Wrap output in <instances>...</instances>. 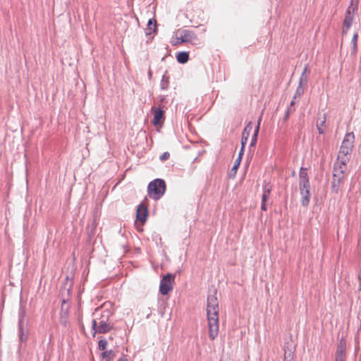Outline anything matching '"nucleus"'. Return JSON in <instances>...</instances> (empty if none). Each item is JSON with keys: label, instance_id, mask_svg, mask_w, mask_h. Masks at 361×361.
<instances>
[{"label": "nucleus", "instance_id": "nucleus-1", "mask_svg": "<svg viewBox=\"0 0 361 361\" xmlns=\"http://www.w3.org/2000/svg\"><path fill=\"white\" fill-rule=\"evenodd\" d=\"M219 303L217 298L209 295L207 298V314L209 327V336L214 340L219 332Z\"/></svg>", "mask_w": 361, "mask_h": 361}, {"label": "nucleus", "instance_id": "nucleus-2", "mask_svg": "<svg viewBox=\"0 0 361 361\" xmlns=\"http://www.w3.org/2000/svg\"><path fill=\"white\" fill-rule=\"evenodd\" d=\"M299 186L302 196L301 203L306 207L310 203V183L307 169L301 168L299 173Z\"/></svg>", "mask_w": 361, "mask_h": 361}, {"label": "nucleus", "instance_id": "nucleus-3", "mask_svg": "<svg viewBox=\"0 0 361 361\" xmlns=\"http://www.w3.org/2000/svg\"><path fill=\"white\" fill-rule=\"evenodd\" d=\"M99 310H96L93 314L94 319L92 320V329L94 330V336L97 334H105L111 329V325L109 322L108 315L99 313Z\"/></svg>", "mask_w": 361, "mask_h": 361}, {"label": "nucleus", "instance_id": "nucleus-4", "mask_svg": "<svg viewBox=\"0 0 361 361\" xmlns=\"http://www.w3.org/2000/svg\"><path fill=\"white\" fill-rule=\"evenodd\" d=\"M354 140L355 136L353 133H348L345 135L338 152V160H342L343 162H348L353 147Z\"/></svg>", "mask_w": 361, "mask_h": 361}, {"label": "nucleus", "instance_id": "nucleus-5", "mask_svg": "<svg viewBox=\"0 0 361 361\" xmlns=\"http://www.w3.org/2000/svg\"><path fill=\"white\" fill-rule=\"evenodd\" d=\"M197 40V36L190 30H178L171 39V44L173 46H178L185 42L193 43Z\"/></svg>", "mask_w": 361, "mask_h": 361}, {"label": "nucleus", "instance_id": "nucleus-6", "mask_svg": "<svg viewBox=\"0 0 361 361\" xmlns=\"http://www.w3.org/2000/svg\"><path fill=\"white\" fill-rule=\"evenodd\" d=\"M166 189V185L164 180L157 178L149 183L147 192L152 199L157 200L164 194Z\"/></svg>", "mask_w": 361, "mask_h": 361}, {"label": "nucleus", "instance_id": "nucleus-7", "mask_svg": "<svg viewBox=\"0 0 361 361\" xmlns=\"http://www.w3.org/2000/svg\"><path fill=\"white\" fill-rule=\"evenodd\" d=\"M358 0H351L350 5L348 7L343 20V33L346 34L352 25L353 16L357 11Z\"/></svg>", "mask_w": 361, "mask_h": 361}, {"label": "nucleus", "instance_id": "nucleus-8", "mask_svg": "<svg viewBox=\"0 0 361 361\" xmlns=\"http://www.w3.org/2000/svg\"><path fill=\"white\" fill-rule=\"evenodd\" d=\"M346 164L347 162H343L342 160L338 159L336 162L333 173L332 183L334 185H338L344 180L347 169Z\"/></svg>", "mask_w": 361, "mask_h": 361}, {"label": "nucleus", "instance_id": "nucleus-9", "mask_svg": "<svg viewBox=\"0 0 361 361\" xmlns=\"http://www.w3.org/2000/svg\"><path fill=\"white\" fill-rule=\"evenodd\" d=\"M148 216V212L147 207L144 203H140L136 211V221L135 225L138 231H142V226L146 221Z\"/></svg>", "mask_w": 361, "mask_h": 361}, {"label": "nucleus", "instance_id": "nucleus-10", "mask_svg": "<svg viewBox=\"0 0 361 361\" xmlns=\"http://www.w3.org/2000/svg\"><path fill=\"white\" fill-rule=\"evenodd\" d=\"M175 281V276L168 274L164 276L160 283L159 291L163 295H167L172 289Z\"/></svg>", "mask_w": 361, "mask_h": 361}, {"label": "nucleus", "instance_id": "nucleus-11", "mask_svg": "<svg viewBox=\"0 0 361 361\" xmlns=\"http://www.w3.org/2000/svg\"><path fill=\"white\" fill-rule=\"evenodd\" d=\"M345 341L341 338L336 349L335 361H345Z\"/></svg>", "mask_w": 361, "mask_h": 361}, {"label": "nucleus", "instance_id": "nucleus-12", "mask_svg": "<svg viewBox=\"0 0 361 361\" xmlns=\"http://www.w3.org/2000/svg\"><path fill=\"white\" fill-rule=\"evenodd\" d=\"M253 130V124L252 122H250L244 128L243 132L242 133L241 138V149H243V152H244L245 146L247 142V139Z\"/></svg>", "mask_w": 361, "mask_h": 361}, {"label": "nucleus", "instance_id": "nucleus-13", "mask_svg": "<svg viewBox=\"0 0 361 361\" xmlns=\"http://www.w3.org/2000/svg\"><path fill=\"white\" fill-rule=\"evenodd\" d=\"M164 121V111L158 108L154 110L152 123L155 126L162 124Z\"/></svg>", "mask_w": 361, "mask_h": 361}, {"label": "nucleus", "instance_id": "nucleus-14", "mask_svg": "<svg viewBox=\"0 0 361 361\" xmlns=\"http://www.w3.org/2000/svg\"><path fill=\"white\" fill-rule=\"evenodd\" d=\"M326 114H323L321 117H319L317 120L316 126L319 134H324L326 128Z\"/></svg>", "mask_w": 361, "mask_h": 361}, {"label": "nucleus", "instance_id": "nucleus-15", "mask_svg": "<svg viewBox=\"0 0 361 361\" xmlns=\"http://www.w3.org/2000/svg\"><path fill=\"white\" fill-rule=\"evenodd\" d=\"M157 30V21L155 19L152 18L148 20L147 26L145 29L146 35H151Z\"/></svg>", "mask_w": 361, "mask_h": 361}, {"label": "nucleus", "instance_id": "nucleus-16", "mask_svg": "<svg viewBox=\"0 0 361 361\" xmlns=\"http://www.w3.org/2000/svg\"><path fill=\"white\" fill-rule=\"evenodd\" d=\"M272 187L269 183H265L263 188V194L262 196V202H266L269 199Z\"/></svg>", "mask_w": 361, "mask_h": 361}, {"label": "nucleus", "instance_id": "nucleus-17", "mask_svg": "<svg viewBox=\"0 0 361 361\" xmlns=\"http://www.w3.org/2000/svg\"><path fill=\"white\" fill-rule=\"evenodd\" d=\"M176 59L180 63H185L189 60V54L186 51L179 52L176 56Z\"/></svg>", "mask_w": 361, "mask_h": 361}, {"label": "nucleus", "instance_id": "nucleus-18", "mask_svg": "<svg viewBox=\"0 0 361 361\" xmlns=\"http://www.w3.org/2000/svg\"><path fill=\"white\" fill-rule=\"evenodd\" d=\"M261 120H262V117H260L259 118L257 126H256L255 129L254 130V133H253V135L252 136V140H251V143H250L251 146H255V144H256V141H257V135H258V133H259V125H260Z\"/></svg>", "mask_w": 361, "mask_h": 361}, {"label": "nucleus", "instance_id": "nucleus-19", "mask_svg": "<svg viewBox=\"0 0 361 361\" xmlns=\"http://www.w3.org/2000/svg\"><path fill=\"white\" fill-rule=\"evenodd\" d=\"M243 154V149H241L239 152L238 157L235 159L234 165L231 169V171H233L234 173H236V171L240 164Z\"/></svg>", "mask_w": 361, "mask_h": 361}, {"label": "nucleus", "instance_id": "nucleus-20", "mask_svg": "<svg viewBox=\"0 0 361 361\" xmlns=\"http://www.w3.org/2000/svg\"><path fill=\"white\" fill-rule=\"evenodd\" d=\"M357 38H358V34L357 32H355L353 35V37L351 40L352 44V53L353 54H355L357 51Z\"/></svg>", "mask_w": 361, "mask_h": 361}, {"label": "nucleus", "instance_id": "nucleus-21", "mask_svg": "<svg viewBox=\"0 0 361 361\" xmlns=\"http://www.w3.org/2000/svg\"><path fill=\"white\" fill-rule=\"evenodd\" d=\"M303 93H304V89L302 87V81L300 80L299 82V85L296 89L293 99H296L297 98H300L303 94Z\"/></svg>", "mask_w": 361, "mask_h": 361}, {"label": "nucleus", "instance_id": "nucleus-22", "mask_svg": "<svg viewBox=\"0 0 361 361\" xmlns=\"http://www.w3.org/2000/svg\"><path fill=\"white\" fill-rule=\"evenodd\" d=\"M99 350H104L106 349V347L107 345V341L105 339H101L99 341Z\"/></svg>", "mask_w": 361, "mask_h": 361}, {"label": "nucleus", "instance_id": "nucleus-23", "mask_svg": "<svg viewBox=\"0 0 361 361\" xmlns=\"http://www.w3.org/2000/svg\"><path fill=\"white\" fill-rule=\"evenodd\" d=\"M283 361H293V354L292 353H285Z\"/></svg>", "mask_w": 361, "mask_h": 361}, {"label": "nucleus", "instance_id": "nucleus-24", "mask_svg": "<svg viewBox=\"0 0 361 361\" xmlns=\"http://www.w3.org/2000/svg\"><path fill=\"white\" fill-rule=\"evenodd\" d=\"M169 157H170V154H169V152H164V153L160 156V160H161V161H164L167 160Z\"/></svg>", "mask_w": 361, "mask_h": 361}, {"label": "nucleus", "instance_id": "nucleus-25", "mask_svg": "<svg viewBox=\"0 0 361 361\" xmlns=\"http://www.w3.org/2000/svg\"><path fill=\"white\" fill-rule=\"evenodd\" d=\"M295 100L296 99H293L292 100V102H290V106L288 108V109L287 110L286 114V118H287L288 117L289 113L291 111L290 107L293 106L295 104Z\"/></svg>", "mask_w": 361, "mask_h": 361}, {"label": "nucleus", "instance_id": "nucleus-26", "mask_svg": "<svg viewBox=\"0 0 361 361\" xmlns=\"http://www.w3.org/2000/svg\"><path fill=\"white\" fill-rule=\"evenodd\" d=\"M111 354V351H106L102 353V357L104 358L109 357V355Z\"/></svg>", "mask_w": 361, "mask_h": 361}, {"label": "nucleus", "instance_id": "nucleus-27", "mask_svg": "<svg viewBox=\"0 0 361 361\" xmlns=\"http://www.w3.org/2000/svg\"><path fill=\"white\" fill-rule=\"evenodd\" d=\"M261 209L263 211H266L267 210L266 202H262Z\"/></svg>", "mask_w": 361, "mask_h": 361}, {"label": "nucleus", "instance_id": "nucleus-28", "mask_svg": "<svg viewBox=\"0 0 361 361\" xmlns=\"http://www.w3.org/2000/svg\"><path fill=\"white\" fill-rule=\"evenodd\" d=\"M118 361H127L125 358H120Z\"/></svg>", "mask_w": 361, "mask_h": 361}]
</instances>
